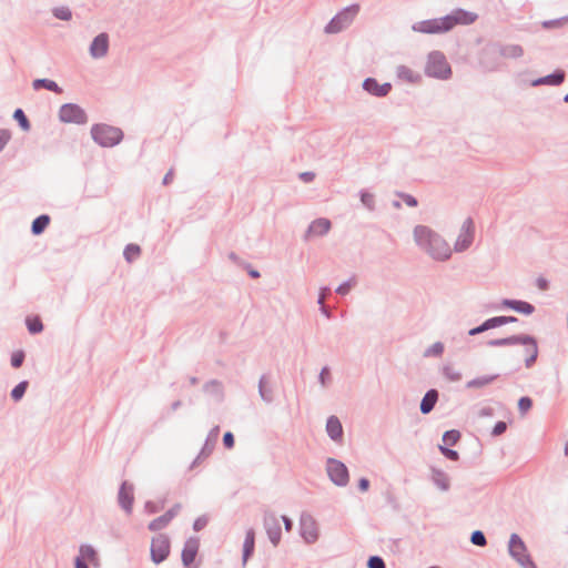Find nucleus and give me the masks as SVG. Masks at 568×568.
<instances>
[{
	"mask_svg": "<svg viewBox=\"0 0 568 568\" xmlns=\"http://www.w3.org/2000/svg\"><path fill=\"white\" fill-rule=\"evenodd\" d=\"M413 235L416 245L428 253L434 260L446 261L450 257L452 250L448 243L430 227L416 225Z\"/></svg>",
	"mask_w": 568,
	"mask_h": 568,
	"instance_id": "nucleus-1",
	"label": "nucleus"
},
{
	"mask_svg": "<svg viewBox=\"0 0 568 568\" xmlns=\"http://www.w3.org/2000/svg\"><path fill=\"white\" fill-rule=\"evenodd\" d=\"M486 345L488 347H503L513 345L525 346V365L527 368L531 367L538 358V342L535 336L528 334H516L507 337L489 339Z\"/></svg>",
	"mask_w": 568,
	"mask_h": 568,
	"instance_id": "nucleus-2",
	"label": "nucleus"
},
{
	"mask_svg": "<svg viewBox=\"0 0 568 568\" xmlns=\"http://www.w3.org/2000/svg\"><path fill=\"white\" fill-rule=\"evenodd\" d=\"M92 140L102 148H113L123 140V131L120 128L105 123L93 124L91 128Z\"/></svg>",
	"mask_w": 568,
	"mask_h": 568,
	"instance_id": "nucleus-3",
	"label": "nucleus"
},
{
	"mask_svg": "<svg viewBox=\"0 0 568 568\" xmlns=\"http://www.w3.org/2000/svg\"><path fill=\"white\" fill-rule=\"evenodd\" d=\"M359 12V4L353 3L337 12L325 26L324 32L336 34L348 28Z\"/></svg>",
	"mask_w": 568,
	"mask_h": 568,
	"instance_id": "nucleus-4",
	"label": "nucleus"
},
{
	"mask_svg": "<svg viewBox=\"0 0 568 568\" xmlns=\"http://www.w3.org/2000/svg\"><path fill=\"white\" fill-rule=\"evenodd\" d=\"M426 75L435 79L447 80L452 75V68L446 57L440 51H432L425 65Z\"/></svg>",
	"mask_w": 568,
	"mask_h": 568,
	"instance_id": "nucleus-5",
	"label": "nucleus"
},
{
	"mask_svg": "<svg viewBox=\"0 0 568 568\" xmlns=\"http://www.w3.org/2000/svg\"><path fill=\"white\" fill-rule=\"evenodd\" d=\"M509 556L521 567V568H537L530 555L528 554L527 547L518 534H511L508 542Z\"/></svg>",
	"mask_w": 568,
	"mask_h": 568,
	"instance_id": "nucleus-6",
	"label": "nucleus"
},
{
	"mask_svg": "<svg viewBox=\"0 0 568 568\" xmlns=\"http://www.w3.org/2000/svg\"><path fill=\"white\" fill-rule=\"evenodd\" d=\"M501 59L498 42H490L483 48L479 55V63L485 71L495 72L501 68Z\"/></svg>",
	"mask_w": 568,
	"mask_h": 568,
	"instance_id": "nucleus-7",
	"label": "nucleus"
},
{
	"mask_svg": "<svg viewBox=\"0 0 568 568\" xmlns=\"http://www.w3.org/2000/svg\"><path fill=\"white\" fill-rule=\"evenodd\" d=\"M59 120L63 123L85 124L88 122V115L79 104L77 103H64L59 110Z\"/></svg>",
	"mask_w": 568,
	"mask_h": 568,
	"instance_id": "nucleus-8",
	"label": "nucleus"
},
{
	"mask_svg": "<svg viewBox=\"0 0 568 568\" xmlns=\"http://www.w3.org/2000/svg\"><path fill=\"white\" fill-rule=\"evenodd\" d=\"M326 471L329 479L338 487H345L349 481V473L344 463L335 458L326 462Z\"/></svg>",
	"mask_w": 568,
	"mask_h": 568,
	"instance_id": "nucleus-9",
	"label": "nucleus"
},
{
	"mask_svg": "<svg viewBox=\"0 0 568 568\" xmlns=\"http://www.w3.org/2000/svg\"><path fill=\"white\" fill-rule=\"evenodd\" d=\"M151 560L159 565L163 562L170 555V538L165 534H159L151 540Z\"/></svg>",
	"mask_w": 568,
	"mask_h": 568,
	"instance_id": "nucleus-10",
	"label": "nucleus"
},
{
	"mask_svg": "<svg viewBox=\"0 0 568 568\" xmlns=\"http://www.w3.org/2000/svg\"><path fill=\"white\" fill-rule=\"evenodd\" d=\"M300 535L308 545L316 542L318 539L317 523L308 513H302L300 517Z\"/></svg>",
	"mask_w": 568,
	"mask_h": 568,
	"instance_id": "nucleus-11",
	"label": "nucleus"
},
{
	"mask_svg": "<svg viewBox=\"0 0 568 568\" xmlns=\"http://www.w3.org/2000/svg\"><path fill=\"white\" fill-rule=\"evenodd\" d=\"M412 30L425 34H439L448 32L447 24L445 23V17L415 22L412 26Z\"/></svg>",
	"mask_w": 568,
	"mask_h": 568,
	"instance_id": "nucleus-12",
	"label": "nucleus"
},
{
	"mask_svg": "<svg viewBox=\"0 0 568 568\" xmlns=\"http://www.w3.org/2000/svg\"><path fill=\"white\" fill-rule=\"evenodd\" d=\"M445 23L447 24L448 31L454 29L458 24L468 26L474 23L478 16L475 12L467 11L458 8L453 10L449 14L444 16Z\"/></svg>",
	"mask_w": 568,
	"mask_h": 568,
	"instance_id": "nucleus-13",
	"label": "nucleus"
},
{
	"mask_svg": "<svg viewBox=\"0 0 568 568\" xmlns=\"http://www.w3.org/2000/svg\"><path fill=\"white\" fill-rule=\"evenodd\" d=\"M263 526L273 546H277L282 538L280 520L274 513L266 511L263 518Z\"/></svg>",
	"mask_w": 568,
	"mask_h": 568,
	"instance_id": "nucleus-14",
	"label": "nucleus"
},
{
	"mask_svg": "<svg viewBox=\"0 0 568 568\" xmlns=\"http://www.w3.org/2000/svg\"><path fill=\"white\" fill-rule=\"evenodd\" d=\"M134 503V486L128 480L122 481L118 491V504L126 514H132Z\"/></svg>",
	"mask_w": 568,
	"mask_h": 568,
	"instance_id": "nucleus-15",
	"label": "nucleus"
},
{
	"mask_svg": "<svg viewBox=\"0 0 568 568\" xmlns=\"http://www.w3.org/2000/svg\"><path fill=\"white\" fill-rule=\"evenodd\" d=\"M474 240V222L470 217H467L460 230V234L458 235L454 250L456 252H464L466 251L473 243Z\"/></svg>",
	"mask_w": 568,
	"mask_h": 568,
	"instance_id": "nucleus-16",
	"label": "nucleus"
},
{
	"mask_svg": "<svg viewBox=\"0 0 568 568\" xmlns=\"http://www.w3.org/2000/svg\"><path fill=\"white\" fill-rule=\"evenodd\" d=\"M182 506L181 504H174L168 511H165L163 515L156 517L155 519L151 520L148 525L149 530L151 531H159L163 528H165L171 520L180 513Z\"/></svg>",
	"mask_w": 568,
	"mask_h": 568,
	"instance_id": "nucleus-17",
	"label": "nucleus"
},
{
	"mask_svg": "<svg viewBox=\"0 0 568 568\" xmlns=\"http://www.w3.org/2000/svg\"><path fill=\"white\" fill-rule=\"evenodd\" d=\"M219 434H220L219 426H215L210 430L201 452L199 453L196 458L192 462L190 468H194L201 462V459L206 458L207 456L211 455V453L213 452V449L215 447Z\"/></svg>",
	"mask_w": 568,
	"mask_h": 568,
	"instance_id": "nucleus-18",
	"label": "nucleus"
},
{
	"mask_svg": "<svg viewBox=\"0 0 568 568\" xmlns=\"http://www.w3.org/2000/svg\"><path fill=\"white\" fill-rule=\"evenodd\" d=\"M362 87L367 93L376 98H384L392 90V84L389 82L379 84L375 78H366L363 81Z\"/></svg>",
	"mask_w": 568,
	"mask_h": 568,
	"instance_id": "nucleus-19",
	"label": "nucleus"
},
{
	"mask_svg": "<svg viewBox=\"0 0 568 568\" xmlns=\"http://www.w3.org/2000/svg\"><path fill=\"white\" fill-rule=\"evenodd\" d=\"M109 50V36L102 32L93 38L89 51L93 59H101L106 55Z\"/></svg>",
	"mask_w": 568,
	"mask_h": 568,
	"instance_id": "nucleus-20",
	"label": "nucleus"
},
{
	"mask_svg": "<svg viewBox=\"0 0 568 568\" xmlns=\"http://www.w3.org/2000/svg\"><path fill=\"white\" fill-rule=\"evenodd\" d=\"M332 223L328 219L320 217L314 220L304 234V241H308L312 236H323L331 230Z\"/></svg>",
	"mask_w": 568,
	"mask_h": 568,
	"instance_id": "nucleus-21",
	"label": "nucleus"
},
{
	"mask_svg": "<svg viewBox=\"0 0 568 568\" xmlns=\"http://www.w3.org/2000/svg\"><path fill=\"white\" fill-rule=\"evenodd\" d=\"M199 551V539L196 537H190L182 549L181 558L184 567L190 568L194 562Z\"/></svg>",
	"mask_w": 568,
	"mask_h": 568,
	"instance_id": "nucleus-22",
	"label": "nucleus"
},
{
	"mask_svg": "<svg viewBox=\"0 0 568 568\" xmlns=\"http://www.w3.org/2000/svg\"><path fill=\"white\" fill-rule=\"evenodd\" d=\"M430 480L442 491H448L450 488V478L442 469L430 468Z\"/></svg>",
	"mask_w": 568,
	"mask_h": 568,
	"instance_id": "nucleus-23",
	"label": "nucleus"
},
{
	"mask_svg": "<svg viewBox=\"0 0 568 568\" xmlns=\"http://www.w3.org/2000/svg\"><path fill=\"white\" fill-rule=\"evenodd\" d=\"M438 398H439V393L437 389H435V388L428 389L420 400V405H419L420 413L423 415L429 414L434 409L436 403L438 402Z\"/></svg>",
	"mask_w": 568,
	"mask_h": 568,
	"instance_id": "nucleus-24",
	"label": "nucleus"
},
{
	"mask_svg": "<svg viewBox=\"0 0 568 568\" xmlns=\"http://www.w3.org/2000/svg\"><path fill=\"white\" fill-rule=\"evenodd\" d=\"M326 432L334 442H341L343 438V426L338 417L332 415L326 420Z\"/></svg>",
	"mask_w": 568,
	"mask_h": 568,
	"instance_id": "nucleus-25",
	"label": "nucleus"
},
{
	"mask_svg": "<svg viewBox=\"0 0 568 568\" xmlns=\"http://www.w3.org/2000/svg\"><path fill=\"white\" fill-rule=\"evenodd\" d=\"M255 549V530L250 528L245 532L243 542L242 565L245 566L247 560L252 557Z\"/></svg>",
	"mask_w": 568,
	"mask_h": 568,
	"instance_id": "nucleus-26",
	"label": "nucleus"
},
{
	"mask_svg": "<svg viewBox=\"0 0 568 568\" xmlns=\"http://www.w3.org/2000/svg\"><path fill=\"white\" fill-rule=\"evenodd\" d=\"M499 55L504 59H519L524 55V48L519 44H504L498 42Z\"/></svg>",
	"mask_w": 568,
	"mask_h": 568,
	"instance_id": "nucleus-27",
	"label": "nucleus"
},
{
	"mask_svg": "<svg viewBox=\"0 0 568 568\" xmlns=\"http://www.w3.org/2000/svg\"><path fill=\"white\" fill-rule=\"evenodd\" d=\"M203 389L205 393L213 396L217 402H222L224 398L223 385L217 379H211L205 383Z\"/></svg>",
	"mask_w": 568,
	"mask_h": 568,
	"instance_id": "nucleus-28",
	"label": "nucleus"
},
{
	"mask_svg": "<svg viewBox=\"0 0 568 568\" xmlns=\"http://www.w3.org/2000/svg\"><path fill=\"white\" fill-rule=\"evenodd\" d=\"M258 395L261 399L266 403L271 404L274 400V394L273 388L271 386H267V377L266 375H262L258 381Z\"/></svg>",
	"mask_w": 568,
	"mask_h": 568,
	"instance_id": "nucleus-29",
	"label": "nucleus"
},
{
	"mask_svg": "<svg viewBox=\"0 0 568 568\" xmlns=\"http://www.w3.org/2000/svg\"><path fill=\"white\" fill-rule=\"evenodd\" d=\"M32 88L34 90L45 89L57 94H61L63 92L62 88H60L55 81L45 78L33 80Z\"/></svg>",
	"mask_w": 568,
	"mask_h": 568,
	"instance_id": "nucleus-30",
	"label": "nucleus"
},
{
	"mask_svg": "<svg viewBox=\"0 0 568 568\" xmlns=\"http://www.w3.org/2000/svg\"><path fill=\"white\" fill-rule=\"evenodd\" d=\"M78 557H82L83 558V561L87 562L90 561L93 566H98L99 565V556H98V552L97 550L93 548V546L89 545V544H83L80 546L79 548V556Z\"/></svg>",
	"mask_w": 568,
	"mask_h": 568,
	"instance_id": "nucleus-31",
	"label": "nucleus"
},
{
	"mask_svg": "<svg viewBox=\"0 0 568 568\" xmlns=\"http://www.w3.org/2000/svg\"><path fill=\"white\" fill-rule=\"evenodd\" d=\"M497 327H499L498 321H497V316L489 317V318L485 320L478 326H475V327L470 328L468 331V335L469 336H476V335H479L481 333H485V332H487L489 329H494V328H497Z\"/></svg>",
	"mask_w": 568,
	"mask_h": 568,
	"instance_id": "nucleus-32",
	"label": "nucleus"
},
{
	"mask_svg": "<svg viewBox=\"0 0 568 568\" xmlns=\"http://www.w3.org/2000/svg\"><path fill=\"white\" fill-rule=\"evenodd\" d=\"M499 377L498 374L493 375H484L476 378H473L466 383V388H481L485 387L493 382H495Z\"/></svg>",
	"mask_w": 568,
	"mask_h": 568,
	"instance_id": "nucleus-33",
	"label": "nucleus"
},
{
	"mask_svg": "<svg viewBox=\"0 0 568 568\" xmlns=\"http://www.w3.org/2000/svg\"><path fill=\"white\" fill-rule=\"evenodd\" d=\"M50 216L48 214H41L37 216L31 223V233L33 235H40L50 224Z\"/></svg>",
	"mask_w": 568,
	"mask_h": 568,
	"instance_id": "nucleus-34",
	"label": "nucleus"
},
{
	"mask_svg": "<svg viewBox=\"0 0 568 568\" xmlns=\"http://www.w3.org/2000/svg\"><path fill=\"white\" fill-rule=\"evenodd\" d=\"M566 78V73L561 69L555 70L552 73L545 75L547 85L558 87L560 85Z\"/></svg>",
	"mask_w": 568,
	"mask_h": 568,
	"instance_id": "nucleus-35",
	"label": "nucleus"
},
{
	"mask_svg": "<svg viewBox=\"0 0 568 568\" xmlns=\"http://www.w3.org/2000/svg\"><path fill=\"white\" fill-rule=\"evenodd\" d=\"M29 387L28 381H21L11 390L10 396L14 402H20Z\"/></svg>",
	"mask_w": 568,
	"mask_h": 568,
	"instance_id": "nucleus-36",
	"label": "nucleus"
},
{
	"mask_svg": "<svg viewBox=\"0 0 568 568\" xmlns=\"http://www.w3.org/2000/svg\"><path fill=\"white\" fill-rule=\"evenodd\" d=\"M513 311L524 315H531L535 312V306L526 301L515 300Z\"/></svg>",
	"mask_w": 568,
	"mask_h": 568,
	"instance_id": "nucleus-37",
	"label": "nucleus"
},
{
	"mask_svg": "<svg viewBox=\"0 0 568 568\" xmlns=\"http://www.w3.org/2000/svg\"><path fill=\"white\" fill-rule=\"evenodd\" d=\"M26 325L30 334H39L43 331V324L40 317H27Z\"/></svg>",
	"mask_w": 568,
	"mask_h": 568,
	"instance_id": "nucleus-38",
	"label": "nucleus"
},
{
	"mask_svg": "<svg viewBox=\"0 0 568 568\" xmlns=\"http://www.w3.org/2000/svg\"><path fill=\"white\" fill-rule=\"evenodd\" d=\"M13 119L18 122L19 126L23 131H29L30 130V128H31L30 121L27 118V115H26V113L23 112L22 109L18 108V109L14 110Z\"/></svg>",
	"mask_w": 568,
	"mask_h": 568,
	"instance_id": "nucleus-39",
	"label": "nucleus"
},
{
	"mask_svg": "<svg viewBox=\"0 0 568 568\" xmlns=\"http://www.w3.org/2000/svg\"><path fill=\"white\" fill-rule=\"evenodd\" d=\"M396 73L398 78L404 79L410 83L416 82L418 79V75H416L412 69L405 65L397 67Z\"/></svg>",
	"mask_w": 568,
	"mask_h": 568,
	"instance_id": "nucleus-40",
	"label": "nucleus"
},
{
	"mask_svg": "<svg viewBox=\"0 0 568 568\" xmlns=\"http://www.w3.org/2000/svg\"><path fill=\"white\" fill-rule=\"evenodd\" d=\"M359 199L362 204L371 212L375 210V196L366 190L359 191Z\"/></svg>",
	"mask_w": 568,
	"mask_h": 568,
	"instance_id": "nucleus-41",
	"label": "nucleus"
},
{
	"mask_svg": "<svg viewBox=\"0 0 568 568\" xmlns=\"http://www.w3.org/2000/svg\"><path fill=\"white\" fill-rule=\"evenodd\" d=\"M52 14L54 18L63 21H69L72 18V11L65 6L54 7L52 9Z\"/></svg>",
	"mask_w": 568,
	"mask_h": 568,
	"instance_id": "nucleus-42",
	"label": "nucleus"
},
{
	"mask_svg": "<svg viewBox=\"0 0 568 568\" xmlns=\"http://www.w3.org/2000/svg\"><path fill=\"white\" fill-rule=\"evenodd\" d=\"M141 254V248L138 244H128L123 251V256L128 262L134 261Z\"/></svg>",
	"mask_w": 568,
	"mask_h": 568,
	"instance_id": "nucleus-43",
	"label": "nucleus"
},
{
	"mask_svg": "<svg viewBox=\"0 0 568 568\" xmlns=\"http://www.w3.org/2000/svg\"><path fill=\"white\" fill-rule=\"evenodd\" d=\"M460 438V433L457 429H449L443 434V442L446 446H454Z\"/></svg>",
	"mask_w": 568,
	"mask_h": 568,
	"instance_id": "nucleus-44",
	"label": "nucleus"
},
{
	"mask_svg": "<svg viewBox=\"0 0 568 568\" xmlns=\"http://www.w3.org/2000/svg\"><path fill=\"white\" fill-rule=\"evenodd\" d=\"M318 383L323 388H326L332 384L331 368L328 366L322 367L318 374Z\"/></svg>",
	"mask_w": 568,
	"mask_h": 568,
	"instance_id": "nucleus-45",
	"label": "nucleus"
},
{
	"mask_svg": "<svg viewBox=\"0 0 568 568\" xmlns=\"http://www.w3.org/2000/svg\"><path fill=\"white\" fill-rule=\"evenodd\" d=\"M443 375L449 382H458L462 379V373L459 371H456L450 365H446L443 367Z\"/></svg>",
	"mask_w": 568,
	"mask_h": 568,
	"instance_id": "nucleus-46",
	"label": "nucleus"
},
{
	"mask_svg": "<svg viewBox=\"0 0 568 568\" xmlns=\"http://www.w3.org/2000/svg\"><path fill=\"white\" fill-rule=\"evenodd\" d=\"M444 352V344L442 342H436L432 346H429L425 352V357H438Z\"/></svg>",
	"mask_w": 568,
	"mask_h": 568,
	"instance_id": "nucleus-47",
	"label": "nucleus"
},
{
	"mask_svg": "<svg viewBox=\"0 0 568 568\" xmlns=\"http://www.w3.org/2000/svg\"><path fill=\"white\" fill-rule=\"evenodd\" d=\"M567 22H568V16L561 17L558 19H552V20H545V21H542L541 26L544 29H556V28L564 27Z\"/></svg>",
	"mask_w": 568,
	"mask_h": 568,
	"instance_id": "nucleus-48",
	"label": "nucleus"
},
{
	"mask_svg": "<svg viewBox=\"0 0 568 568\" xmlns=\"http://www.w3.org/2000/svg\"><path fill=\"white\" fill-rule=\"evenodd\" d=\"M355 284H356V280H355V276H353V277L348 278L347 281H345V282L341 283V284L336 287L335 292H336L338 295H342V296L347 295V294L349 293L351 288H352L353 286H355Z\"/></svg>",
	"mask_w": 568,
	"mask_h": 568,
	"instance_id": "nucleus-49",
	"label": "nucleus"
},
{
	"mask_svg": "<svg viewBox=\"0 0 568 568\" xmlns=\"http://www.w3.org/2000/svg\"><path fill=\"white\" fill-rule=\"evenodd\" d=\"M470 542L475 546L484 547L487 545V539L481 530H474L470 535Z\"/></svg>",
	"mask_w": 568,
	"mask_h": 568,
	"instance_id": "nucleus-50",
	"label": "nucleus"
},
{
	"mask_svg": "<svg viewBox=\"0 0 568 568\" xmlns=\"http://www.w3.org/2000/svg\"><path fill=\"white\" fill-rule=\"evenodd\" d=\"M532 407V399L529 396H523L518 399V410L525 415Z\"/></svg>",
	"mask_w": 568,
	"mask_h": 568,
	"instance_id": "nucleus-51",
	"label": "nucleus"
},
{
	"mask_svg": "<svg viewBox=\"0 0 568 568\" xmlns=\"http://www.w3.org/2000/svg\"><path fill=\"white\" fill-rule=\"evenodd\" d=\"M24 358H26V354L23 351H16L12 353L11 355V366L13 368H19L22 366L23 362H24Z\"/></svg>",
	"mask_w": 568,
	"mask_h": 568,
	"instance_id": "nucleus-52",
	"label": "nucleus"
},
{
	"mask_svg": "<svg viewBox=\"0 0 568 568\" xmlns=\"http://www.w3.org/2000/svg\"><path fill=\"white\" fill-rule=\"evenodd\" d=\"M440 453L449 460L456 462L459 459V454L457 450L449 448L446 445H439Z\"/></svg>",
	"mask_w": 568,
	"mask_h": 568,
	"instance_id": "nucleus-53",
	"label": "nucleus"
},
{
	"mask_svg": "<svg viewBox=\"0 0 568 568\" xmlns=\"http://www.w3.org/2000/svg\"><path fill=\"white\" fill-rule=\"evenodd\" d=\"M367 568H386V565L381 556L374 555L368 557Z\"/></svg>",
	"mask_w": 568,
	"mask_h": 568,
	"instance_id": "nucleus-54",
	"label": "nucleus"
},
{
	"mask_svg": "<svg viewBox=\"0 0 568 568\" xmlns=\"http://www.w3.org/2000/svg\"><path fill=\"white\" fill-rule=\"evenodd\" d=\"M507 427H508V425L506 422H504V420L497 422L491 429V436L498 437V436L503 435L507 430Z\"/></svg>",
	"mask_w": 568,
	"mask_h": 568,
	"instance_id": "nucleus-55",
	"label": "nucleus"
},
{
	"mask_svg": "<svg viewBox=\"0 0 568 568\" xmlns=\"http://www.w3.org/2000/svg\"><path fill=\"white\" fill-rule=\"evenodd\" d=\"M207 523H209V517L206 515H202L194 520L193 529L195 531H201L202 529H204L206 527Z\"/></svg>",
	"mask_w": 568,
	"mask_h": 568,
	"instance_id": "nucleus-56",
	"label": "nucleus"
},
{
	"mask_svg": "<svg viewBox=\"0 0 568 568\" xmlns=\"http://www.w3.org/2000/svg\"><path fill=\"white\" fill-rule=\"evenodd\" d=\"M10 140L11 132L7 129H0V152L6 148Z\"/></svg>",
	"mask_w": 568,
	"mask_h": 568,
	"instance_id": "nucleus-57",
	"label": "nucleus"
},
{
	"mask_svg": "<svg viewBox=\"0 0 568 568\" xmlns=\"http://www.w3.org/2000/svg\"><path fill=\"white\" fill-rule=\"evenodd\" d=\"M397 195L405 202L407 206L415 207L418 205L417 199L410 194L397 193Z\"/></svg>",
	"mask_w": 568,
	"mask_h": 568,
	"instance_id": "nucleus-58",
	"label": "nucleus"
},
{
	"mask_svg": "<svg viewBox=\"0 0 568 568\" xmlns=\"http://www.w3.org/2000/svg\"><path fill=\"white\" fill-rule=\"evenodd\" d=\"M234 444H235V438H234L233 433L225 432L224 435H223V445H224V447L227 448V449H231V448L234 447Z\"/></svg>",
	"mask_w": 568,
	"mask_h": 568,
	"instance_id": "nucleus-59",
	"label": "nucleus"
},
{
	"mask_svg": "<svg viewBox=\"0 0 568 568\" xmlns=\"http://www.w3.org/2000/svg\"><path fill=\"white\" fill-rule=\"evenodd\" d=\"M498 325L504 326L506 324L516 323L518 322V318L516 316H508V315H498L497 316Z\"/></svg>",
	"mask_w": 568,
	"mask_h": 568,
	"instance_id": "nucleus-60",
	"label": "nucleus"
},
{
	"mask_svg": "<svg viewBox=\"0 0 568 568\" xmlns=\"http://www.w3.org/2000/svg\"><path fill=\"white\" fill-rule=\"evenodd\" d=\"M514 302H515V300H513V298H504V300H501L499 305H494L493 308L500 310L501 307H505V308L513 310Z\"/></svg>",
	"mask_w": 568,
	"mask_h": 568,
	"instance_id": "nucleus-61",
	"label": "nucleus"
},
{
	"mask_svg": "<svg viewBox=\"0 0 568 568\" xmlns=\"http://www.w3.org/2000/svg\"><path fill=\"white\" fill-rule=\"evenodd\" d=\"M144 510L148 514H155V513H158L160 510V507L155 503H153L151 500H148L144 504Z\"/></svg>",
	"mask_w": 568,
	"mask_h": 568,
	"instance_id": "nucleus-62",
	"label": "nucleus"
},
{
	"mask_svg": "<svg viewBox=\"0 0 568 568\" xmlns=\"http://www.w3.org/2000/svg\"><path fill=\"white\" fill-rule=\"evenodd\" d=\"M331 294V288L328 286H323L321 287L320 290V294H318V300H317V303L320 305L324 304V300L326 298V296H328Z\"/></svg>",
	"mask_w": 568,
	"mask_h": 568,
	"instance_id": "nucleus-63",
	"label": "nucleus"
},
{
	"mask_svg": "<svg viewBox=\"0 0 568 568\" xmlns=\"http://www.w3.org/2000/svg\"><path fill=\"white\" fill-rule=\"evenodd\" d=\"M300 179L304 182V183H311L312 181H314L315 179V173L312 172V171H306V172H302L300 173Z\"/></svg>",
	"mask_w": 568,
	"mask_h": 568,
	"instance_id": "nucleus-64",
	"label": "nucleus"
}]
</instances>
